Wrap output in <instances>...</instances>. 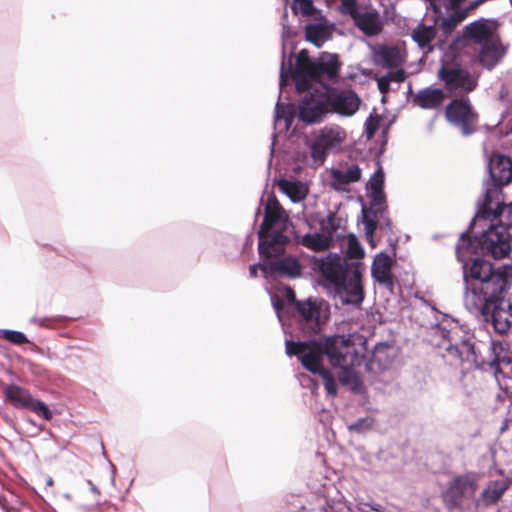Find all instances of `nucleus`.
<instances>
[{"instance_id":"54","label":"nucleus","mask_w":512,"mask_h":512,"mask_svg":"<svg viewBox=\"0 0 512 512\" xmlns=\"http://www.w3.org/2000/svg\"><path fill=\"white\" fill-rule=\"evenodd\" d=\"M48 321V319H40L37 321V323L41 326H48L45 322Z\"/></svg>"},{"instance_id":"11","label":"nucleus","mask_w":512,"mask_h":512,"mask_svg":"<svg viewBox=\"0 0 512 512\" xmlns=\"http://www.w3.org/2000/svg\"><path fill=\"white\" fill-rule=\"evenodd\" d=\"M325 336L311 341H286V353L290 356H298L303 367L313 374H318L325 369L323 356Z\"/></svg>"},{"instance_id":"43","label":"nucleus","mask_w":512,"mask_h":512,"mask_svg":"<svg viewBox=\"0 0 512 512\" xmlns=\"http://www.w3.org/2000/svg\"><path fill=\"white\" fill-rule=\"evenodd\" d=\"M340 369L341 372L339 374V381L341 382V384L348 385L357 382L358 377L354 371L355 367H347Z\"/></svg>"},{"instance_id":"51","label":"nucleus","mask_w":512,"mask_h":512,"mask_svg":"<svg viewBox=\"0 0 512 512\" xmlns=\"http://www.w3.org/2000/svg\"><path fill=\"white\" fill-rule=\"evenodd\" d=\"M259 267H260L259 264H253L249 267V273H250L251 277H253V278L257 277Z\"/></svg>"},{"instance_id":"8","label":"nucleus","mask_w":512,"mask_h":512,"mask_svg":"<svg viewBox=\"0 0 512 512\" xmlns=\"http://www.w3.org/2000/svg\"><path fill=\"white\" fill-rule=\"evenodd\" d=\"M324 301L309 298L296 303L293 319L304 336L320 334L328 320V308Z\"/></svg>"},{"instance_id":"37","label":"nucleus","mask_w":512,"mask_h":512,"mask_svg":"<svg viewBox=\"0 0 512 512\" xmlns=\"http://www.w3.org/2000/svg\"><path fill=\"white\" fill-rule=\"evenodd\" d=\"M339 12L354 20L361 13L358 0H340Z\"/></svg>"},{"instance_id":"44","label":"nucleus","mask_w":512,"mask_h":512,"mask_svg":"<svg viewBox=\"0 0 512 512\" xmlns=\"http://www.w3.org/2000/svg\"><path fill=\"white\" fill-rule=\"evenodd\" d=\"M322 229L326 232V235H331L333 237V233L337 231L339 228L336 223V216L334 213H329L327 218L321 222Z\"/></svg>"},{"instance_id":"28","label":"nucleus","mask_w":512,"mask_h":512,"mask_svg":"<svg viewBox=\"0 0 512 512\" xmlns=\"http://www.w3.org/2000/svg\"><path fill=\"white\" fill-rule=\"evenodd\" d=\"M282 207L278 200L272 196L267 200L264 219L260 225L258 236L268 235L272 227L280 220Z\"/></svg>"},{"instance_id":"12","label":"nucleus","mask_w":512,"mask_h":512,"mask_svg":"<svg viewBox=\"0 0 512 512\" xmlns=\"http://www.w3.org/2000/svg\"><path fill=\"white\" fill-rule=\"evenodd\" d=\"M446 120L457 127L465 137L478 130L479 115L467 97L452 99L445 108Z\"/></svg>"},{"instance_id":"15","label":"nucleus","mask_w":512,"mask_h":512,"mask_svg":"<svg viewBox=\"0 0 512 512\" xmlns=\"http://www.w3.org/2000/svg\"><path fill=\"white\" fill-rule=\"evenodd\" d=\"M3 396L5 401L16 409L29 410L47 421L53 417L51 410L44 402L34 398L28 389L17 384L4 386Z\"/></svg>"},{"instance_id":"35","label":"nucleus","mask_w":512,"mask_h":512,"mask_svg":"<svg viewBox=\"0 0 512 512\" xmlns=\"http://www.w3.org/2000/svg\"><path fill=\"white\" fill-rule=\"evenodd\" d=\"M387 210L386 196L384 191H373L370 195V212L375 216H382Z\"/></svg>"},{"instance_id":"29","label":"nucleus","mask_w":512,"mask_h":512,"mask_svg":"<svg viewBox=\"0 0 512 512\" xmlns=\"http://www.w3.org/2000/svg\"><path fill=\"white\" fill-rule=\"evenodd\" d=\"M437 36L435 26H427L422 23L418 24L411 32V38L417 43L418 47L425 52L432 51V42Z\"/></svg>"},{"instance_id":"47","label":"nucleus","mask_w":512,"mask_h":512,"mask_svg":"<svg viewBox=\"0 0 512 512\" xmlns=\"http://www.w3.org/2000/svg\"><path fill=\"white\" fill-rule=\"evenodd\" d=\"M385 77L387 78V80H389V82H396V83H402L405 78H406V75H405V71L403 69H398L396 71H389Z\"/></svg>"},{"instance_id":"36","label":"nucleus","mask_w":512,"mask_h":512,"mask_svg":"<svg viewBox=\"0 0 512 512\" xmlns=\"http://www.w3.org/2000/svg\"><path fill=\"white\" fill-rule=\"evenodd\" d=\"M347 260L359 261L364 257V250L354 234L348 236Z\"/></svg>"},{"instance_id":"14","label":"nucleus","mask_w":512,"mask_h":512,"mask_svg":"<svg viewBox=\"0 0 512 512\" xmlns=\"http://www.w3.org/2000/svg\"><path fill=\"white\" fill-rule=\"evenodd\" d=\"M488 169L493 184L486 189V207L494 199L502 196V187L508 185L512 181V159L500 153H493L489 157Z\"/></svg>"},{"instance_id":"17","label":"nucleus","mask_w":512,"mask_h":512,"mask_svg":"<svg viewBox=\"0 0 512 512\" xmlns=\"http://www.w3.org/2000/svg\"><path fill=\"white\" fill-rule=\"evenodd\" d=\"M328 113L330 112L326 92H309L298 105V117L306 124L320 123Z\"/></svg>"},{"instance_id":"46","label":"nucleus","mask_w":512,"mask_h":512,"mask_svg":"<svg viewBox=\"0 0 512 512\" xmlns=\"http://www.w3.org/2000/svg\"><path fill=\"white\" fill-rule=\"evenodd\" d=\"M373 420L370 418H361L355 423L349 425V430L355 431V432H363L365 430H368L372 427Z\"/></svg>"},{"instance_id":"38","label":"nucleus","mask_w":512,"mask_h":512,"mask_svg":"<svg viewBox=\"0 0 512 512\" xmlns=\"http://www.w3.org/2000/svg\"><path fill=\"white\" fill-rule=\"evenodd\" d=\"M363 223L365 225L366 236L372 239L374 232L376 231L380 219H377V216L372 214V212L368 211L366 208H363Z\"/></svg>"},{"instance_id":"40","label":"nucleus","mask_w":512,"mask_h":512,"mask_svg":"<svg viewBox=\"0 0 512 512\" xmlns=\"http://www.w3.org/2000/svg\"><path fill=\"white\" fill-rule=\"evenodd\" d=\"M292 10L295 14L311 16L315 12V6L312 0H294Z\"/></svg>"},{"instance_id":"6","label":"nucleus","mask_w":512,"mask_h":512,"mask_svg":"<svg viewBox=\"0 0 512 512\" xmlns=\"http://www.w3.org/2000/svg\"><path fill=\"white\" fill-rule=\"evenodd\" d=\"M512 239L503 227L492 223L479 237L471 238L468 233H462L456 246L457 259H462L467 253H481L494 259H502L509 255Z\"/></svg>"},{"instance_id":"25","label":"nucleus","mask_w":512,"mask_h":512,"mask_svg":"<svg viewBox=\"0 0 512 512\" xmlns=\"http://www.w3.org/2000/svg\"><path fill=\"white\" fill-rule=\"evenodd\" d=\"M375 64L384 68H397L402 65L403 59L396 46L378 45L373 49Z\"/></svg>"},{"instance_id":"19","label":"nucleus","mask_w":512,"mask_h":512,"mask_svg":"<svg viewBox=\"0 0 512 512\" xmlns=\"http://www.w3.org/2000/svg\"><path fill=\"white\" fill-rule=\"evenodd\" d=\"M477 217L491 220L492 222L497 220L498 223L496 225L508 231L509 228H512V203L503 204L500 198H498L489 203V207H486V198H484Z\"/></svg>"},{"instance_id":"3","label":"nucleus","mask_w":512,"mask_h":512,"mask_svg":"<svg viewBox=\"0 0 512 512\" xmlns=\"http://www.w3.org/2000/svg\"><path fill=\"white\" fill-rule=\"evenodd\" d=\"M314 268L335 288L343 302L352 305L362 303L363 264L360 261H350L337 253H329L325 257L315 258Z\"/></svg>"},{"instance_id":"32","label":"nucleus","mask_w":512,"mask_h":512,"mask_svg":"<svg viewBox=\"0 0 512 512\" xmlns=\"http://www.w3.org/2000/svg\"><path fill=\"white\" fill-rule=\"evenodd\" d=\"M391 347L386 343H378L370 358V368L383 371L389 367L392 362V358L389 354Z\"/></svg>"},{"instance_id":"13","label":"nucleus","mask_w":512,"mask_h":512,"mask_svg":"<svg viewBox=\"0 0 512 512\" xmlns=\"http://www.w3.org/2000/svg\"><path fill=\"white\" fill-rule=\"evenodd\" d=\"M480 302H484V300ZM469 306L478 312L486 322H491L499 334L507 333L512 327V310L507 308L504 295L486 298L483 306H479L478 302Z\"/></svg>"},{"instance_id":"27","label":"nucleus","mask_w":512,"mask_h":512,"mask_svg":"<svg viewBox=\"0 0 512 512\" xmlns=\"http://www.w3.org/2000/svg\"><path fill=\"white\" fill-rule=\"evenodd\" d=\"M262 269H269L271 273L290 278H296L301 275V265L299 261L291 256L271 261L263 265Z\"/></svg>"},{"instance_id":"16","label":"nucleus","mask_w":512,"mask_h":512,"mask_svg":"<svg viewBox=\"0 0 512 512\" xmlns=\"http://www.w3.org/2000/svg\"><path fill=\"white\" fill-rule=\"evenodd\" d=\"M324 88L327 93L330 113L351 117L359 110L361 98L354 90L339 89L330 86H324Z\"/></svg>"},{"instance_id":"7","label":"nucleus","mask_w":512,"mask_h":512,"mask_svg":"<svg viewBox=\"0 0 512 512\" xmlns=\"http://www.w3.org/2000/svg\"><path fill=\"white\" fill-rule=\"evenodd\" d=\"M366 343L360 335L325 336L324 349L333 367L347 368L361 365L364 355L362 346Z\"/></svg>"},{"instance_id":"42","label":"nucleus","mask_w":512,"mask_h":512,"mask_svg":"<svg viewBox=\"0 0 512 512\" xmlns=\"http://www.w3.org/2000/svg\"><path fill=\"white\" fill-rule=\"evenodd\" d=\"M380 116L378 115H370L365 121V133L368 139H371L376 131L379 129L380 125Z\"/></svg>"},{"instance_id":"2","label":"nucleus","mask_w":512,"mask_h":512,"mask_svg":"<svg viewBox=\"0 0 512 512\" xmlns=\"http://www.w3.org/2000/svg\"><path fill=\"white\" fill-rule=\"evenodd\" d=\"M478 253H467L462 259H458L463 265L464 279L468 286V305L480 302L488 297L505 295L512 280V266L503 265L495 268L493 264L483 258L477 257Z\"/></svg>"},{"instance_id":"30","label":"nucleus","mask_w":512,"mask_h":512,"mask_svg":"<svg viewBox=\"0 0 512 512\" xmlns=\"http://www.w3.org/2000/svg\"><path fill=\"white\" fill-rule=\"evenodd\" d=\"M299 243L312 251L322 252L332 246L333 237L325 233H307L301 238Z\"/></svg>"},{"instance_id":"39","label":"nucleus","mask_w":512,"mask_h":512,"mask_svg":"<svg viewBox=\"0 0 512 512\" xmlns=\"http://www.w3.org/2000/svg\"><path fill=\"white\" fill-rule=\"evenodd\" d=\"M323 379V385L328 395H337V383L329 369L325 368L318 373Z\"/></svg>"},{"instance_id":"49","label":"nucleus","mask_w":512,"mask_h":512,"mask_svg":"<svg viewBox=\"0 0 512 512\" xmlns=\"http://www.w3.org/2000/svg\"><path fill=\"white\" fill-rule=\"evenodd\" d=\"M286 298L288 302L294 306V310L296 309V303L301 301L296 299L295 292L291 288H287Z\"/></svg>"},{"instance_id":"33","label":"nucleus","mask_w":512,"mask_h":512,"mask_svg":"<svg viewBox=\"0 0 512 512\" xmlns=\"http://www.w3.org/2000/svg\"><path fill=\"white\" fill-rule=\"evenodd\" d=\"M277 185L278 188L294 202L302 200L305 196L302 193L300 182L281 179L278 181Z\"/></svg>"},{"instance_id":"48","label":"nucleus","mask_w":512,"mask_h":512,"mask_svg":"<svg viewBox=\"0 0 512 512\" xmlns=\"http://www.w3.org/2000/svg\"><path fill=\"white\" fill-rule=\"evenodd\" d=\"M378 89L383 94L386 95L390 90V82L387 80L385 76L381 77L377 81Z\"/></svg>"},{"instance_id":"22","label":"nucleus","mask_w":512,"mask_h":512,"mask_svg":"<svg viewBox=\"0 0 512 512\" xmlns=\"http://www.w3.org/2000/svg\"><path fill=\"white\" fill-rule=\"evenodd\" d=\"M354 26L367 37L378 36L383 32L384 21L376 9L361 12L354 20Z\"/></svg>"},{"instance_id":"5","label":"nucleus","mask_w":512,"mask_h":512,"mask_svg":"<svg viewBox=\"0 0 512 512\" xmlns=\"http://www.w3.org/2000/svg\"><path fill=\"white\" fill-rule=\"evenodd\" d=\"M499 26L495 19L479 18L463 28L464 39L480 46L477 60L488 70H492L507 52L499 33Z\"/></svg>"},{"instance_id":"41","label":"nucleus","mask_w":512,"mask_h":512,"mask_svg":"<svg viewBox=\"0 0 512 512\" xmlns=\"http://www.w3.org/2000/svg\"><path fill=\"white\" fill-rule=\"evenodd\" d=\"M2 337L5 340L16 345H23L29 343L28 338L22 332L15 330H3Z\"/></svg>"},{"instance_id":"10","label":"nucleus","mask_w":512,"mask_h":512,"mask_svg":"<svg viewBox=\"0 0 512 512\" xmlns=\"http://www.w3.org/2000/svg\"><path fill=\"white\" fill-rule=\"evenodd\" d=\"M347 138L344 128L337 124L326 125L314 134L310 144V154L313 161L322 165L328 154L334 152L342 146Z\"/></svg>"},{"instance_id":"53","label":"nucleus","mask_w":512,"mask_h":512,"mask_svg":"<svg viewBox=\"0 0 512 512\" xmlns=\"http://www.w3.org/2000/svg\"><path fill=\"white\" fill-rule=\"evenodd\" d=\"M505 304H506L507 308L512 310V293H511V296L509 297V299L505 300Z\"/></svg>"},{"instance_id":"18","label":"nucleus","mask_w":512,"mask_h":512,"mask_svg":"<svg viewBox=\"0 0 512 512\" xmlns=\"http://www.w3.org/2000/svg\"><path fill=\"white\" fill-rule=\"evenodd\" d=\"M478 489V481L471 474L453 478L445 492V500L449 507L461 509L465 500L474 497Z\"/></svg>"},{"instance_id":"1","label":"nucleus","mask_w":512,"mask_h":512,"mask_svg":"<svg viewBox=\"0 0 512 512\" xmlns=\"http://www.w3.org/2000/svg\"><path fill=\"white\" fill-rule=\"evenodd\" d=\"M442 347L445 350L443 357L451 365L464 366L466 369L477 367L484 371H491L500 385L503 380L512 378V359L501 342L491 341L488 360L481 357L474 342L460 330L449 331Z\"/></svg>"},{"instance_id":"52","label":"nucleus","mask_w":512,"mask_h":512,"mask_svg":"<svg viewBox=\"0 0 512 512\" xmlns=\"http://www.w3.org/2000/svg\"><path fill=\"white\" fill-rule=\"evenodd\" d=\"M273 307L279 313L283 309L284 305H283V302L280 299L276 298L273 301Z\"/></svg>"},{"instance_id":"4","label":"nucleus","mask_w":512,"mask_h":512,"mask_svg":"<svg viewBox=\"0 0 512 512\" xmlns=\"http://www.w3.org/2000/svg\"><path fill=\"white\" fill-rule=\"evenodd\" d=\"M342 62L339 55L330 52H322L318 58L311 59L306 49L301 50L296 58V65L293 70L289 68L284 70L282 63L280 73V85L287 83L291 76L295 82L297 92H308L312 87V82L321 83L324 86L325 81L336 83L339 80Z\"/></svg>"},{"instance_id":"23","label":"nucleus","mask_w":512,"mask_h":512,"mask_svg":"<svg viewBox=\"0 0 512 512\" xmlns=\"http://www.w3.org/2000/svg\"><path fill=\"white\" fill-rule=\"evenodd\" d=\"M445 99L446 94L443 89L427 87L419 90L414 95L412 102L422 109L433 110L440 108Z\"/></svg>"},{"instance_id":"45","label":"nucleus","mask_w":512,"mask_h":512,"mask_svg":"<svg viewBox=\"0 0 512 512\" xmlns=\"http://www.w3.org/2000/svg\"><path fill=\"white\" fill-rule=\"evenodd\" d=\"M384 185V173L382 170L376 171L369 180V187L371 192L382 191Z\"/></svg>"},{"instance_id":"21","label":"nucleus","mask_w":512,"mask_h":512,"mask_svg":"<svg viewBox=\"0 0 512 512\" xmlns=\"http://www.w3.org/2000/svg\"><path fill=\"white\" fill-rule=\"evenodd\" d=\"M392 265V258L385 253H380L375 257L371 268L372 277L375 281L390 291H393L395 286Z\"/></svg>"},{"instance_id":"20","label":"nucleus","mask_w":512,"mask_h":512,"mask_svg":"<svg viewBox=\"0 0 512 512\" xmlns=\"http://www.w3.org/2000/svg\"><path fill=\"white\" fill-rule=\"evenodd\" d=\"M258 251L261 257L266 259L276 258L285 252V245L288 243V237L282 231H276L271 236H258Z\"/></svg>"},{"instance_id":"9","label":"nucleus","mask_w":512,"mask_h":512,"mask_svg":"<svg viewBox=\"0 0 512 512\" xmlns=\"http://www.w3.org/2000/svg\"><path fill=\"white\" fill-rule=\"evenodd\" d=\"M438 79L451 95L464 97L477 87V79L459 63L444 62L437 73Z\"/></svg>"},{"instance_id":"24","label":"nucleus","mask_w":512,"mask_h":512,"mask_svg":"<svg viewBox=\"0 0 512 512\" xmlns=\"http://www.w3.org/2000/svg\"><path fill=\"white\" fill-rule=\"evenodd\" d=\"M333 31V24L328 23L326 20L307 24L304 28L305 40L317 48H321L325 42L332 38Z\"/></svg>"},{"instance_id":"26","label":"nucleus","mask_w":512,"mask_h":512,"mask_svg":"<svg viewBox=\"0 0 512 512\" xmlns=\"http://www.w3.org/2000/svg\"><path fill=\"white\" fill-rule=\"evenodd\" d=\"M331 174V185L335 190L343 191L346 186L351 183L358 182L362 176L361 168L356 165H350L346 170L334 168L330 172Z\"/></svg>"},{"instance_id":"34","label":"nucleus","mask_w":512,"mask_h":512,"mask_svg":"<svg viewBox=\"0 0 512 512\" xmlns=\"http://www.w3.org/2000/svg\"><path fill=\"white\" fill-rule=\"evenodd\" d=\"M464 19H466L465 13L462 12L461 9H456L454 13L442 19L439 27L443 33L450 34Z\"/></svg>"},{"instance_id":"31","label":"nucleus","mask_w":512,"mask_h":512,"mask_svg":"<svg viewBox=\"0 0 512 512\" xmlns=\"http://www.w3.org/2000/svg\"><path fill=\"white\" fill-rule=\"evenodd\" d=\"M509 485L502 480L490 481L481 493V500L485 506L496 504L508 490Z\"/></svg>"},{"instance_id":"50","label":"nucleus","mask_w":512,"mask_h":512,"mask_svg":"<svg viewBox=\"0 0 512 512\" xmlns=\"http://www.w3.org/2000/svg\"><path fill=\"white\" fill-rule=\"evenodd\" d=\"M377 219H380V222H379V223H380V225H381V226H382V222H383V224H384L386 227H388V228H390V227H391V224H392V223H391V220L389 219V217L387 216V210H385V212H384V214H383L382 216L377 215Z\"/></svg>"}]
</instances>
